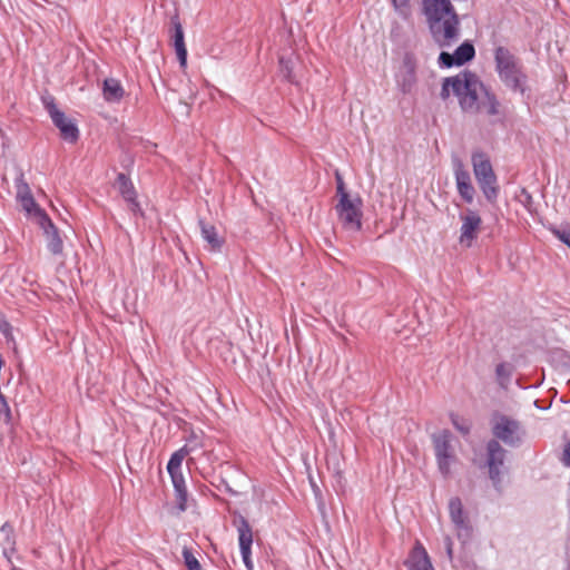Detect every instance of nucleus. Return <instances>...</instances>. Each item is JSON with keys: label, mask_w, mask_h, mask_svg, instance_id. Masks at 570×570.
Instances as JSON below:
<instances>
[{"label": "nucleus", "mask_w": 570, "mask_h": 570, "mask_svg": "<svg viewBox=\"0 0 570 570\" xmlns=\"http://www.w3.org/2000/svg\"><path fill=\"white\" fill-rule=\"evenodd\" d=\"M495 372H497V375L500 376V377L501 376H508L510 374L509 365H507L504 363L498 364L497 368H495Z\"/></svg>", "instance_id": "c756f323"}, {"label": "nucleus", "mask_w": 570, "mask_h": 570, "mask_svg": "<svg viewBox=\"0 0 570 570\" xmlns=\"http://www.w3.org/2000/svg\"><path fill=\"white\" fill-rule=\"evenodd\" d=\"M50 116L53 124L59 128L61 136L66 140H75L78 138V129L75 124L69 120L63 112L55 106L50 108Z\"/></svg>", "instance_id": "6ab92c4d"}, {"label": "nucleus", "mask_w": 570, "mask_h": 570, "mask_svg": "<svg viewBox=\"0 0 570 570\" xmlns=\"http://www.w3.org/2000/svg\"><path fill=\"white\" fill-rule=\"evenodd\" d=\"M422 10L434 41L452 47L461 36L460 18L450 0H422Z\"/></svg>", "instance_id": "f03ea898"}, {"label": "nucleus", "mask_w": 570, "mask_h": 570, "mask_svg": "<svg viewBox=\"0 0 570 570\" xmlns=\"http://www.w3.org/2000/svg\"><path fill=\"white\" fill-rule=\"evenodd\" d=\"M43 230L47 239V247L53 255H60L63 250V243L58 228L53 225L48 215H40V219L35 222Z\"/></svg>", "instance_id": "f8f14e48"}, {"label": "nucleus", "mask_w": 570, "mask_h": 570, "mask_svg": "<svg viewBox=\"0 0 570 570\" xmlns=\"http://www.w3.org/2000/svg\"><path fill=\"white\" fill-rule=\"evenodd\" d=\"M452 422L456 426V429L460 430L462 433H469V426H462V424H459L455 419H453Z\"/></svg>", "instance_id": "473e14b6"}, {"label": "nucleus", "mask_w": 570, "mask_h": 570, "mask_svg": "<svg viewBox=\"0 0 570 570\" xmlns=\"http://www.w3.org/2000/svg\"><path fill=\"white\" fill-rule=\"evenodd\" d=\"M440 97L448 100L456 98L461 110L469 115L495 116L501 104L480 78L472 71L463 70L442 81Z\"/></svg>", "instance_id": "f257e3e1"}, {"label": "nucleus", "mask_w": 570, "mask_h": 570, "mask_svg": "<svg viewBox=\"0 0 570 570\" xmlns=\"http://www.w3.org/2000/svg\"><path fill=\"white\" fill-rule=\"evenodd\" d=\"M454 176L458 193L465 203L471 204L474 199L475 189L472 185L469 171L464 168L461 161L455 163Z\"/></svg>", "instance_id": "4468645a"}, {"label": "nucleus", "mask_w": 570, "mask_h": 570, "mask_svg": "<svg viewBox=\"0 0 570 570\" xmlns=\"http://www.w3.org/2000/svg\"><path fill=\"white\" fill-rule=\"evenodd\" d=\"M563 462L570 466V442L566 445L563 451Z\"/></svg>", "instance_id": "2f4dec72"}, {"label": "nucleus", "mask_w": 570, "mask_h": 570, "mask_svg": "<svg viewBox=\"0 0 570 570\" xmlns=\"http://www.w3.org/2000/svg\"><path fill=\"white\" fill-rule=\"evenodd\" d=\"M405 566L407 570H434L430 557L420 541H416L410 551Z\"/></svg>", "instance_id": "a211bd4d"}, {"label": "nucleus", "mask_w": 570, "mask_h": 570, "mask_svg": "<svg viewBox=\"0 0 570 570\" xmlns=\"http://www.w3.org/2000/svg\"><path fill=\"white\" fill-rule=\"evenodd\" d=\"M444 546H445V550H446V554H448L449 559H452L453 558V541L448 535L444 538Z\"/></svg>", "instance_id": "7c9ffc66"}, {"label": "nucleus", "mask_w": 570, "mask_h": 570, "mask_svg": "<svg viewBox=\"0 0 570 570\" xmlns=\"http://www.w3.org/2000/svg\"><path fill=\"white\" fill-rule=\"evenodd\" d=\"M102 96L107 102H119L125 96V89L118 79L107 78L102 83Z\"/></svg>", "instance_id": "412c9836"}, {"label": "nucleus", "mask_w": 570, "mask_h": 570, "mask_svg": "<svg viewBox=\"0 0 570 570\" xmlns=\"http://www.w3.org/2000/svg\"><path fill=\"white\" fill-rule=\"evenodd\" d=\"M520 424L518 421L502 414L493 417L492 432L493 435L504 443L514 444L519 441Z\"/></svg>", "instance_id": "1a4fd4ad"}, {"label": "nucleus", "mask_w": 570, "mask_h": 570, "mask_svg": "<svg viewBox=\"0 0 570 570\" xmlns=\"http://www.w3.org/2000/svg\"><path fill=\"white\" fill-rule=\"evenodd\" d=\"M177 508L180 512L187 509L188 491L186 488L174 489Z\"/></svg>", "instance_id": "393cba45"}, {"label": "nucleus", "mask_w": 570, "mask_h": 570, "mask_svg": "<svg viewBox=\"0 0 570 570\" xmlns=\"http://www.w3.org/2000/svg\"><path fill=\"white\" fill-rule=\"evenodd\" d=\"M494 62L500 80L511 90L524 94L527 75L519 59L508 48L499 46L494 50Z\"/></svg>", "instance_id": "7ed1b4c3"}, {"label": "nucleus", "mask_w": 570, "mask_h": 570, "mask_svg": "<svg viewBox=\"0 0 570 570\" xmlns=\"http://www.w3.org/2000/svg\"><path fill=\"white\" fill-rule=\"evenodd\" d=\"M397 83L404 94L411 92L416 83V62L414 58L406 55L396 75Z\"/></svg>", "instance_id": "ddd939ff"}, {"label": "nucleus", "mask_w": 570, "mask_h": 570, "mask_svg": "<svg viewBox=\"0 0 570 570\" xmlns=\"http://www.w3.org/2000/svg\"><path fill=\"white\" fill-rule=\"evenodd\" d=\"M472 165L475 179L489 202L498 196L497 175L489 157L482 153L472 155Z\"/></svg>", "instance_id": "39448f33"}, {"label": "nucleus", "mask_w": 570, "mask_h": 570, "mask_svg": "<svg viewBox=\"0 0 570 570\" xmlns=\"http://www.w3.org/2000/svg\"><path fill=\"white\" fill-rule=\"evenodd\" d=\"M460 218L462 222L459 237L460 244L464 245L465 247H470L476 239L481 229L482 218L475 210L472 209H468L460 216Z\"/></svg>", "instance_id": "9d476101"}, {"label": "nucleus", "mask_w": 570, "mask_h": 570, "mask_svg": "<svg viewBox=\"0 0 570 570\" xmlns=\"http://www.w3.org/2000/svg\"><path fill=\"white\" fill-rule=\"evenodd\" d=\"M449 512L452 522L455 524L458 534L460 535L461 530H469L466 519L463 512V505L459 498H452L449 502Z\"/></svg>", "instance_id": "4be33fe9"}, {"label": "nucleus", "mask_w": 570, "mask_h": 570, "mask_svg": "<svg viewBox=\"0 0 570 570\" xmlns=\"http://www.w3.org/2000/svg\"><path fill=\"white\" fill-rule=\"evenodd\" d=\"M279 72L287 81H294L293 67L289 60L279 59Z\"/></svg>", "instance_id": "a878e982"}, {"label": "nucleus", "mask_w": 570, "mask_h": 570, "mask_svg": "<svg viewBox=\"0 0 570 570\" xmlns=\"http://www.w3.org/2000/svg\"><path fill=\"white\" fill-rule=\"evenodd\" d=\"M432 441L439 469L444 476H448L451 472V464L455 460L451 445V434L443 430L433 435Z\"/></svg>", "instance_id": "423d86ee"}, {"label": "nucleus", "mask_w": 570, "mask_h": 570, "mask_svg": "<svg viewBox=\"0 0 570 570\" xmlns=\"http://www.w3.org/2000/svg\"><path fill=\"white\" fill-rule=\"evenodd\" d=\"M16 198L26 212L27 216L33 222L40 219V215H47V213L36 203L31 189L22 174H20L16 179Z\"/></svg>", "instance_id": "0eeeda50"}, {"label": "nucleus", "mask_w": 570, "mask_h": 570, "mask_svg": "<svg viewBox=\"0 0 570 570\" xmlns=\"http://www.w3.org/2000/svg\"><path fill=\"white\" fill-rule=\"evenodd\" d=\"M475 56V49L469 41L460 45L453 53L442 51L439 56L438 62L443 68H451L454 66H462L472 60Z\"/></svg>", "instance_id": "9b49d317"}, {"label": "nucleus", "mask_w": 570, "mask_h": 570, "mask_svg": "<svg viewBox=\"0 0 570 570\" xmlns=\"http://www.w3.org/2000/svg\"><path fill=\"white\" fill-rule=\"evenodd\" d=\"M336 178V198L342 197L343 195H351L345 187V183L343 180V177L338 171L335 173Z\"/></svg>", "instance_id": "cd10ccee"}, {"label": "nucleus", "mask_w": 570, "mask_h": 570, "mask_svg": "<svg viewBox=\"0 0 570 570\" xmlns=\"http://www.w3.org/2000/svg\"><path fill=\"white\" fill-rule=\"evenodd\" d=\"M116 186L124 200L128 204L129 209L135 214L140 212V204L137 198V191L131 179L125 174L120 173L116 178Z\"/></svg>", "instance_id": "f3484780"}, {"label": "nucleus", "mask_w": 570, "mask_h": 570, "mask_svg": "<svg viewBox=\"0 0 570 570\" xmlns=\"http://www.w3.org/2000/svg\"><path fill=\"white\" fill-rule=\"evenodd\" d=\"M202 227V236L214 249H218L222 246V240L219 239L216 228L213 225L205 224L200 222Z\"/></svg>", "instance_id": "5701e85b"}, {"label": "nucleus", "mask_w": 570, "mask_h": 570, "mask_svg": "<svg viewBox=\"0 0 570 570\" xmlns=\"http://www.w3.org/2000/svg\"><path fill=\"white\" fill-rule=\"evenodd\" d=\"M488 465L490 478L493 482L500 479V468L503 465L505 458V450L495 440L488 443Z\"/></svg>", "instance_id": "2eb2a0df"}, {"label": "nucleus", "mask_w": 570, "mask_h": 570, "mask_svg": "<svg viewBox=\"0 0 570 570\" xmlns=\"http://www.w3.org/2000/svg\"><path fill=\"white\" fill-rule=\"evenodd\" d=\"M187 455L188 450L186 448H181L174 452L168 461L167 471L170 475L174 489L186 488L185 478L181 473V464Z\"/></svg>", "instance_id": "dca6fc26"}, {"label": "nucleus", "mask_w": 570, "mask_h": 570, "mask_svg": "<svg viewBox=\"0 0 570 570\" xmlns=\"http://www.w3.org/2000/svg\"><path fill=\"white\" fill-rule=\"evenodd\" d=\"M394 9L404 18L411 13L410 0H391Z\"/></svg>", "instance_id": "bb28decb"}, {"label": "nucleus", "mask_w": 570, "mask_h": 570, "mask_svg": "<svg viewBox=\"0 0 570 570\" xmlns=\"http://www.w3.org/2000/svg\"><path fill=\"white\" fill-rule=\"evenodd\" d=\"M183 558L188 570H203L198 559L194 556L189 548L185 547L183 549Z\"/></svg>", "instance_id": "b1692460"}, {"label": "nucleus", "mask_w": 570, "mask_h": 570, "mask_svg": "<svg viewBox=\"0 0 570 570\" xmlns=\"http://www.w3.org/2000/svg\"><path fill=\"white\" fill-rule=\"evenodd\" d=\"M554 234L562 243L570 247V230H556Z\"/></svg>", "instance_id": "c85d7f7f"}, {"label": "nucleus", "mask_w": 570, "mask_h": 570, "mask_svg": "<svg viewBox=\"0 0 570 570\" xmlns=\"http://www.w3.org/2000/svg\"><path fill=\"white\" fill-rule=\"evenodd\" d=\"M175 35H174V47L179 60L180 68L185 70L187 68V49L184 40V30L180 22L176 19L173 21Z\"/></svg>", "instance_id": "aec40b11"}, {"label": "nucleus", "mask_w": 570, "mask_h": 570, "mask_svg": "<svg viewBox=\"0 0 570 570\" xmlns=\"http://www.w3.org/2000/svg\"><path fill=\"white\" fill-rule=\"evenodd\" d=\"M233 523L238 532V543L244 564L248 570H253V562L250 559L253 544L252 527L249 525L248 521L240 514L234 519Z\"/></svg>", "instance_id": "6e6552de"}, {"label": "nucleus", "mask_w": 570, "mask_h": 570, "mask_svg": "<svg viewBox=\"0 0 570 570\" xmlns=\"http://www.w3.org/2000/svg\"><path fill=\"white\" fill-rule=\"evenodd\" d=\"M335 213L338 223L347 232H358L362 228L363 200L358 195H343L336 199Z\"/></svg>", "instance_id": "20e7f679"}]
</instances>
